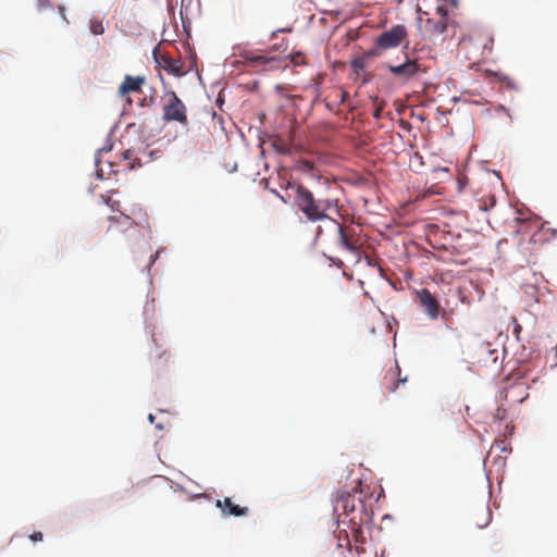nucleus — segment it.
I'll list each match as a JSON object with an SVG mask.
<instances>
[{
  "instance_id": "39448f33",
  "label": "nucleus",
  "mask_w": 557,
  "mask_h": 557,
  "mask_svg": "<svg viewBox=\"0 0 557 557\" xmlns=\"http://www.w3.org/2000/svg\"><path fill=\"white\" fill-rule=\"evenodd\" d=\"M330 221L337 228L341 247L355 256H359L363 247V240L357 233L356 228L351 226H343L334 219H330Z\"/></svg>"
},
{
  "instance_id": "f3484780",
  "label": "nucleus",
  "mask_w": 557,
  "mask_h": 557,
  "mask_svg": "<svg viewBox=\"0 0 557 557\" xmlns=\"http://www.w3.org/2000/svg\"><path fill=\"white\" fill-rule=\"evenodd\" d=\"M479 41L482 46L483 54H485V52H487L490 54L493 50V45H494L493 36L488 35V34L483 35L479 38Z\"/></svg>"
},
{
  "instance_id": "20e7f679",
  "label": "nucleus",
  "mask_w": 557,
  "mask_h": 557,
  "mask_svg": "<svg viewBox=\"0 0 557 557\" xmlns=\"http://www.w3.org/2000/svg\"><path fill=\"white\" fill-rule=\"evenodd\" d=\"M275 50L276 46L268 50L243 51L239 57L245 66L256 72L276 71L283 67V62L280 57L271 54Z\"/></svg>"
},
{
  "instance_id": "f03ea898",
  "label": "nucleus",
  "mask_w": 557,
  "mask_h": 557,
  "mask_svg": "<svg viewBox=\"0 0 557 557\" xmlns=\"http://www.w3.org/2000/svg\"><path fill=\"white\" fill-rule=\"evenodd\" d=\"M288 187L294 191L295 206L312 223L330 220L327 212L339 210L338 198H315L311 190L298 183L288 184Z\"/></svg>"
},
{
  "instance_id": "1a4fd4ad",
  "label": "nucleus",
  "mask_w": 557,
  "mask_h": 557,
  "mask_svg": "<svg viewBox=\"0 0 557 557\" xmlns=\"http://www.w3.org/2000/svg\"><path fill=\"white\" fill-rule=\"evenodd\" d=\"M417 298L430 319L435 320L438 318L441 305L429 289L422 288L417 292Z\"/></svg>"
},
{
  "instance_id": "6e6552de",
  "label": "nucleus",
  "mask_w": 557,
  "mask_h": 557,
  "mask_svg": "<svg viewBox=\"0 0 557 557\" xmlns=\"http://www.w3.org/2000/svg\"><path fill=\"white\" fill-rule=\"evenodd\" d=\"M152 54L158 67L166 71L169 74L182 77L187 73L181 59L172 58L159 48H154Z\"/></svg>"
},
{
  "instance_id": "9d476101",
  "label": "nucleus",
  "mask_w": 557,
  "mask_h": 557,
  "mask_svg": "<svg viewBox=\"0 0 557 557\" xmlns=\"http://www.w3.org/2000/svg\"><path fill=\"white\" fill-rule=\"evenodd\" d=\"M145 83L146 78L144 76L126 75L119 87V95L121 97H126V101L131 104L132 99L128 95L131 92H141V88Z\"/></svg>"
},
{
  "instance_id": "412c9836",
  "label": "nucleus",
  "mask_w": 557,
  "mask_h": 557,
  "mask_svg": "<svg viewBox=\"0 0 557 557\" xmlns=\"http://www.w3.org/2000/svg\"><path fill=\"white\" fill-rule=\"evenodd\" d=\"M290 61L295 65H300L305 63V58L301 52H296L290 54Z\"/></svg>"
},
{
  "instance_id": "5701e85b",
  "label": "nucleus",
  "mask_w": 557,
  "mask_h": 557,
  "mask_svg": "<svg viewBox=\"0 0 557 557\" xmlns=\"http://www.w3.org/2000/svg\"><path fill=\"white\" fill-rule=\"evenodd\" d=\"M44 539V535L41 532H34L29 535V540L33 541V542H39V541H42Z\"/></svg>"
},
{
  "instance_id": "2f4dec72",
  "label": "nucleus",
  "mask_w": 557,
  "mask_h": 557,
  "mask_svg": "<svg viewBox=\"0 0 557 557\" xmlns=\"http://www.w3.org/2000/svg\"><path fill=\"white\" fill-rule=\"evenodd\" d=\"M519 330H520V325H518L515 331L519 332Z\"/></svg>"
},
{
  "instance_id": "ddd939ff",
  "label": "nucleus",
  "mask_w": 557,
  "mask_h": 557,
  "mask_svg": "<svg viewBox=\"0 0 557 557\" xmlns=\"http://www.w3.org/2000/svg\"><path fill=\"white\" fill-rule=\"evenodd\" d=\"M216 507L220 508L225 516L242 517L248 513V507H242L232 502L230 497L216 500Z\"/></svg>"
},
{
  "instance_id": "0eeeda50",
  "label": "nucleus",
  "mask_w": 557,
  "mask_h": 557,
  "mask_svg": "<svg viewBox=\"0 0 557 557\" xmlns=\"http://www.w3.org/2000/svg\"><path fill=\"white\" fill-rule=\"evenodd\" d=\"M101 197L113 212L119 213L116 215H110L108 218L110 224L107 228V233H110L111 231L126 232L131 228H134L137 225L135 220L131 215L125 214L120 210V201L114 200L111 197Z\"/></svg>"
},
{
  "instance_id": "7c9ffc66",
  "label": "nucleus",
  "mask_w": 557,
  "mask_h": 557,
  "mask_svg": "<svg viewBox=\"0 0 557 557\" xmlns=\"http://www.w3.org/2000/svg\"><path fill=\"white\" fill-rule=\"evenodd\" d=\"M135 166H136V163L132 162L131 165H129V169H134Z\"/></svg>"
},
{
  "instance_id": "f257e3e1",
  "label": "nucleus",
  "mask_w": 557,
  "mask_h": 557,
  "mask_svg": "<svg viewBox=\"0 0 557 557\" xmlns=\"http://www.w3.org/2000/svg\"><path fill=\"white\" fill-rule=\"evenodd\" d=\"M334 512L338 523L347 524L355 537L361 533L363 525L372 522L373 510L367 504L361 488L354 487L351 492H338L334 502Z\"/></svg>"
},
{
  "instance_id": "f8f14e48",
  "label": "nucleus",
  "mask_w": 557,
  "mask_h": 557,
  "mask_svg": "<svg viewBox=\"0 0 557 557\" xmlns=\"http://www.w3.org/2000/svg\"><path fill=\"white\" fill-rule=\"evenodd\" d=\"M471 521L478 529L487 527L492 521V511L487 504H482L471 512Z\"/></svg>"
},
{
  "instance_id": "2eb2a0df",
  "label": "nucleus",
  "mask_w": 557,
  "mask_h": 557,
  "mask_svg": "<svg viewBox=\"0 0 557 557\" xmlns=\"http://www.w3.org/2000/svg\"><path fill=\"white\" fill-rule=\"evenodd\" d=\"M425 28L430 36H438L443 34L447 28L445 15L440 20L428 18L425 22Z\"/></svg>"
},
{
  "instance_id": "6ab92c4d",
  "label": "nucleus",
  "mask_w": 557,
  "mask_h": 557,
  "mask_svg": "<svg viewBox=\"0 0 557 557\" xmlns=\"http://www.w3.org/2000/svg\"><path fill=\"white\" fill-rule=\"evenodd\" d=\"M89 29L94 35H102L104 33L102 22L99 20H91Z\"/></svg>"
},
{
  "instance_id": "b1692460",
  "label": "nucleus",
  "mask_w": 557,
  "mask_h": 557,
  "mask_svg": "<svg viewBox=\"0 0 557 557\" xmlns=\"http://www.w3.org/2000/svg\"><path fill=\"white\" fill-rule=\"evenodd\" d=\"M494 416L496 419L503 420L506 417V410L503 408H497Z\"/></svg>"
},
{
  "instance_id": "423d86ee",
  "label": "nucleus",
  "mask_w": 557,
  "mask_h": 557,
  "mask_svg": "<svg viewBox=\"0 0 557 557\" xmlns=\"http://www.w3.org/2000/svg\"><path fill=\"white\" fill-rule=\"evenodd\" d=\"M163 116L165 122H178L183 125L188 123L186 107L174 91H169L164 96Z\"/></svg>"
},
{
  "instance_id": "9b49d317",
  "label": "nucleus",
  "mask_w": 557,
  "mask_h": 557,
  "mask_svg": "<svg viewBox=\"0 0 557 557\" xmlns=\"http://www.w3.org/2000/svg\"><path fill=\"white\" fill-rule=\"evenodd\" d=\"M388 71L394 76L408 81L420 72V64L416 60H407L405 63L399 65H388Z\"/></svg>"
},
{
  "instance_id": "aec40b11",
  "label": "nucleus",
  "mask_w": 557,
  "mask_h": 557,
  "mask_svg": "<svg viewBox=\"0 0 557 557\" xmlns=\"http://www.w3.org/2000/svg\"><path fill=\"white\" fill-rule=\"evenodd\" d=\"M374 104H375V109H374V113H373V116L376 119V120H380L382 117V111L384 109V102L381 101L379 102L377 101V98L374 99Z\"/></svg>"
},
{
  "instance_id": "4468645a",
  "label": "nucleus",
  "mask_w": 557,
  "mask_h": 557,
  "mask_svg": "<svg viewBox=\"0 0 557 557\" xmlns=\"http://www.w3.org/2000/svg\"><path fill=\"white\" fill-rule=\"evenodd\" d=\"M398 374H399V367H398V364H396L394 368H391L384 374L383 385H384L385 389L388 393H395L397 391L399 384H405L406 383L407 377H403V379L398 377V379H396V376Z\"/></svg>"
},
{
  "instance_id": "393cba45",
  "label": "nucleus",
  "mask_w": 557,
  "mask_h": 557,
  "mask_svg": "<svg viewBox=\"0 0 557 557\" xmlns=\"http://www.w3.org/2000/svg\"><path fill=\"white\" fill-rule=\"evenodd\" d=\"M459 299H460V301H461V302H463V304H467V305H469V304H470L469 299H468L465 295H462V293H461V292H460V297H459Z\"/></svg>"
},
{
  "instance_id": "cd10ccee",
  "label": "nucleus",
  "mask_w": 557,
  "mask_h": 557,
  "mask_svg": "<svg viewBox=\"0 0 557 557\" xmlns=\"http://www.w3.org/2000/svg\"><path fill=\"white\" fill-rule=\"evenodd\" d=\"M322 232H323L322 227H321V226H319V227L317 228L315 238L320 237V235L322 234Z\"/></svg>"
},
{
  "instance_id": "a211bd4d",
  "label": "nucleus",
  "mask_w": 557,
  "mask_h": 557,
  "mask_svg": "<svg viewBox=\"0 0 557 557\" xmlns=\"http://www.w3.org/2000/svg\"><path fill=\"white\" fill-rule=\"evenodd\" d=\"M371 58L372 57L366 55V51H364L360 58L352 60L351 67L358 73L359 71L364 70L367 61Z\"/></svg>"
},
{
  "instance_id": "c85d7f7f",
  "label": "nucleus",
  "mask_w": 557,
  "mask_h": 557,
  "mask_svg": "<svg viewBox=\"0 0 557 557\" xmlns=\"http://www.w3.org/2000/svg\"><path fill=\"white\" fill-rule=\"evenodd\" d=\"M148 420H149L151 423H153V422H154V416H153L152 413H150V414L148 416Z\"/></svg>"
},
{
  "instance_id": "a878e982",
  "label": "nucleus",
  "mask_w": 557,
  "mask_h": 557,
  "mask_svg": "<svg viewBox=\"0 0 557 557\" xmlns=\"http://www.w3.org/2000/svg\"><path fill=\"white\" fill-rule=\"evenodd\" d=\"M59 13L62 16V18L64 21H66L65 13H64V7H62V5L59 7Z\"/></svg>"
},
{
  "instance_id": "473e14b6",
  "label": "nucleus",
  "mask_w": 557,
  "mask_h": 557,
  "mask_svg": "<svg viewBox=\"0 0 557 557\" xmlns=\"http://www.w3.org/2000/svg\"><path fill=\"white\" fill-rule=\"evenodd\" d=\"M397 3H403L404 0H395Z\"/></svg>"
},
{
  "instance_id": "bb28decb",
  "label": "nucleus",
  "mask_w": 557,
  "mask_h": 557,
  "mask_svg": "<svg viewBox=\"0 0 557 557\" xmlns=\"http://www.w3.org/2000/svg\"><path fill=\"white\" fill-rule=\"evenodd\" d=\"M158 257H159V251H157L154 255L151 256L149 265H151L158 259Z\"/></svg>"
},
{
  "instance_id": "dca6fc26",
  "label": "nucleus",
  "mask_w": 557,
  "mask_h": 557,
  "mask_svg": "<svg viewBox=\"0 0 557 557\" xmlns=\"http://www.w3.org/2000/svg\"><path fill=\"white\" fill-rule=\"evenodd\" d=\"M272 147L274 148V150L281 154H292L293 152V147H292V143L290 140L288 139H285L281 136H276L273 138L272 140Z\"/></svg>"
},
{
  "instance_id": "c756f323",
  "label": "nucleus",
  "mask_w": 557,
  "mask_h": 557,
  "mask_svg": "<svg viewBox=\"0 0 557 557\" xmlns=\"http://www.w3.org/2000/svg\"><path fill=\"white\" fill-rule=\"evenodd\" d=\"M414 157H416L417 159H419V160H420V162L422 163V156H420L419 153H416V154H414Z\"/></svg>"
},
{
  "instance_id": "7ed1b4c3",
  "label": "nucleus",
  "mask_w": 557,
  "mask_h": 557,
  "mask_svg": "<svg viewBox=\"0 0 557 557\" xmlns=\"http://www.w3.org/2000/svg\"><path fill=\"white\" fill-rule=\"evenodd\" d=\"M400 46H409L408 29L403 24H396L375 38L374 46L366 51V55L380 57L383 52Z\"/></svg>"
},
{
  "instance_id": "4be33fe9",
  "label": "nucleus",
  "mask_w": 557,
  "mask_h": 557,
  "mask_svg": "<svg viewBox=\"0 0 557 557\" xmlns=\"http://www.w3.org/2000/svg\"><path fill=\"white\" fill-rule=\"evenodd\" d=\"M134 156H135V153H134V150H132V149H127L123 152V158L125 160H133V161L138 160L137 158H134Z\"/></svg>"
}]
</instances>
